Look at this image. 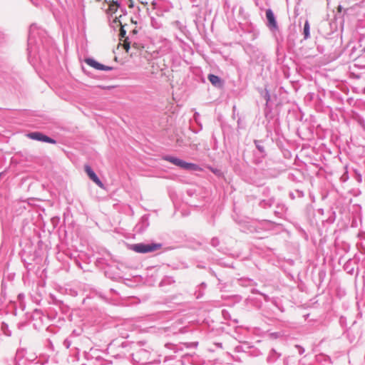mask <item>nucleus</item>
I'll return each mask as SVG.
<instances>
[{"label":"nucleus","mask_w":365,"mask_h":365,"mask_svg":"<svg viewBox=\"0 0 365 365\" xmlns=\"http://www.w3.org/2000/svg\"><path fill=\"white\" fill-rule=\"evenodd\" d=\"M105 1L108 4L107 13L113 14H115L118 11V9L120 6V4L118 2V1L105 0Z\"/></svg>","instance_id":"nucleus-7"},{"label":"nucleus","mask_w":365,"mask_h":365,"mask_svg":"<svg viewBox=\"0 0 365 365\" xmlns=\"http://www.w3.org/2000/svg\"><path fill=\"white\" fill-rule=\"evenodd\" d=\"M27 137L32 140L43 141V142L49 143H52V144L56 143V140H54L53 139H52L39 132L30 133L27 134Z\"/></svg>","instance_id":"nucleus-3"},{"label":"nucleus","mask_w":365,"mask_h":365,"mask_svg":"<svg viewBox=\"0 0 365 365\" xmlns=\"http://www.w3.org/2000/svg\"><path fill=\"white\" fill-rule=\"evenodd\" d=\"M266 17L268 21V26L271 29H277L278 26L274 15L271 9L266 11Z\"/></svg>","instance_id":"nucleus-6"},{"label":"nucleus","mask_w":365,"mask_h":365,"mask_svg":"<svg viewBox=\"0 0 365 365\" xmlns=\"http://www.w3.org/2000/svg\"><path fill=\"white\" fill-rule=\"evenodd\" d=\"M132 34H133V35L137 34H138V30H137L136 29H134L132 31Z\"/></svg>","instance_id":"nucleus-14"},{"label":"nucleus","mask_w":365,"mask_h":365,"mask_svg":"<svg viewBox=\"0 0 365 365\" xmlns=\"http://www.w3.org/2000/svg\"><path fill=\"white\" fill-rule=\"evenodd\" d=\"M182 168H184L185 170H194V171H202V169L199 165L194 164V163H186L185 161L183 163Z\"/></svg>","instance_id":"nucleus-10"},{"label":"nucleus","mask_w":365,"mask_h":365,"mask_svg":"<svg viewBox=\"0 0 365 365\" xmlns=\"http://www.w3.org/2000/svg\"><path fill=\"white\" fill-rule=\"evenodd\" d=\"M162 247V245L160 243H152V244H135L131 246V250L138 253H147L152 252L160 250Z\"/></svg>","instance_id":"nucleus-2"},{"label":"nucleus","mask_w":365,"mask_h":365,"mask_svg":"<svg viewBox=\"0 0 365 365\" xmlns=\"http://www.w3.org/2000/svg\"><path fill=\"white\" fill-rule=\"evenodd\" d=\"M85 171L90 178L91 180H92L98 186H99L101 188H104V185L102 183V182L99 180L98 176L96 175V173L93 172V170L91 169V168L86 165H85Z\"/></svg>","instance_id":"nucleus-4"},{"label":"nucleus","mask_w":365,"mask_h":365,"mask_svg":"<svg viewBox=\"0 0 365 365\" xmlns=\"http://www.w3.org/2000/svg\"><path fill=\"white\" fill-rule=\"evenodd\" d=\"M164 159L165 160L182 168L183 163H184L183 160H182L179 158H175V157H171V156H166L164 158Z\"/></svg>","instance_id":"nucleus-9"},{"label":"nucleus","mask_w":365,"mask_h":365,"mask_svg":"<svg viewBox=\"0 0 365 365\" xmlns=\"http://www.w3.org/2000/svg\"><path fill=\"white\" fill-rule=\"evenodd\" d=\"M304 38L307 39L309 37V24L307 21H306L304 26Z\"/></svg>","instance_id":"nucleus-11"},{"label":"nucleus","mask_w":365,"mask_h":365,"mask_svg":"<svg viewBox=\"0 0 365 365\" xmlns=\"http://www.w3.org/2000/svg\"><path fill=\"white\" fill-rule=\"evenodd\" d=\"M364 51H365V48H364Z\"/></svg>","instance_id":"nucleus-18"},{"label":"nucleus","mask_w":365,"mask_h":365,"mask_svg":"<svg viewBox=\"0 0 365 365\" xmlns=\"http://www.w3.org/2000/svg\"><path fill=\"white\" fill-rule=\"evenodd\" d=\"M208 80L215 87L222 88L223 86V83L222 80L217 76L214 74H209Z\"/></svg>","instance_id":"nucleus-8"},{"label":"nucleus","mask_w":365,"mask_h":365,"mask_svg":"<svg viewBox=\"0 0 365 365\" xmlns=\"http://www.w3.org/2000/svg\"><path fill=\"white\" fill-rule=\"evenodd\" d=\"M85 62L88 66H91V67H93V68H96L97 70H101V71H110V70H111V67L104 66V65L98 63V61H96L93 58H86L85 59Z\"/></svg>","instance_id":"nucleus-5"},{"label":"nucleus","mask_w":365,"mask_h":365,"mask_svg":"<svg viewBox=\"0 0 365 365\" xmlns=\"http://www.w3.org/2000/svg\"><path fill=\"white\" fill-rule=\"evenodd\" d=\"M341 9H342V8H341V6H338V8H337V9H338V11H341Z\"/></svg>","instance_id":"nucleus-16"},{"label":"nucleus","mask_w":365,"mask_h":365,"mask_svg":"<svg viewBox=\"0 0 365 365\" xmlns=\"http://www.w3.org/2000/svg\"><path fill=\"white\" fill-rule=\"evenodd\" d=\"M150 66V69L149 70L150 73L153 74L155 73V70L154 69V63H148Z\"/></svg>","instance_id":"nucleus-13"},{"label":"nucleus","mask_w":365,"mask_h":365,"mask_svg":"<svg viewBox=\"0 0 365 365\" xmlns=\"http://www.w3.org/2000/svg\"><path fill=\"white\" fill-rule=\"evenodd\" d=\"M120 46H122L130 57L143 56L146 58L149 55L143 46L135 42L131 43V41H129L128 37L123 40L121 38H120L118 48Z\"/></svg>","instance_id":"nucleus-1"},{"label":"nucleus","mask_w":365,"mask_h":365,"mask_svg":"<svg viewBox=\"0 0 365 365\" xmlns=\"http://www.w3.org/2000/svg\"><path fill=\"white\" fill-rule=\"evenodd\" d=\"M131 22H132L133 24H137V22H136V21H134L133 19H131Z\"/></svg>","instance_id":"nucleus-17"},{"label":"nucleus","mask_w":365,"mask_h":365,"mask_svg":"<svg viewBox=\"0 0 365 365\" xmlns=\"http://www.w3.org/2000/svg\"><path fill=\"white\" fill-rule=\"evenodd\" d=\"M125 34H126V31L124 29V26H123L122 24H120V36L121 38H124V39L126 38L125 36Z\"/></svg>","instance_id":"nucleus-12"},{"label":"nucleus","mask_w":365,"mask_h":365,"mask_svg":"<svg viewBox=\"0 0 365 365\" xmlns=\"http://www.w3.org/2000/svg\"><path fill=\"white\" fill-rule=\"evenodd\" d=\"M257 147L258 148V149L260 150V151H263L262 148V146H259L258 145H257Z\"/></svg>","instance_id":"nucleus-15"}]
</instances>
